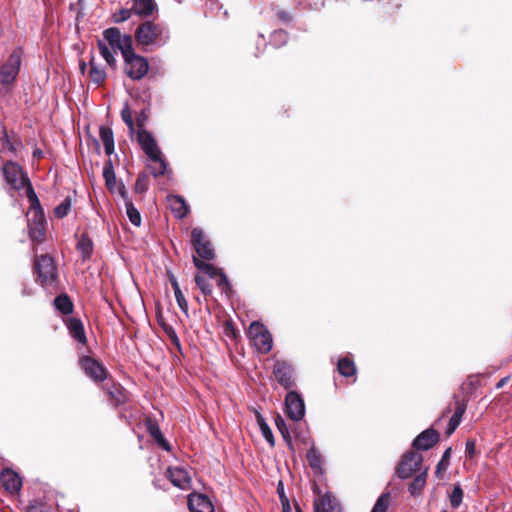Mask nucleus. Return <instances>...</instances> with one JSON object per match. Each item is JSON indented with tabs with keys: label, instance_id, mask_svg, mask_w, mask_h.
Segmentation results:
<instances>
[{
	"label": "nucleus",
	"instance_id": "f257e3e1",
	"mask_svg": "<svg viewBox=\"0 0 512 512\" xmlns=\"http://www.w3.org/2000/svg\"><path fill=\"white\" fill-rule=\"evenodd\" d=\"M97 46L101 56L111 67H115L114 54L120 51L122 57L133 49L131 35L122 34L117 27H110L103 31V40H98Z\"/></svg>",
	"mask_w": 512,
	"mask_h": 512
},
{
	"label": "nucleus",
	"instance_id": "f03ea898",
	"mask_svg": "<svg viewBox=\"0 0 512 512\" xmlns=\"http://www.w3.org/2000/svg\"><path fill=\"white\" fill-rule=\"evenodd\" d=\"M137 43L144 47L160 48L170 40V29L164 23L145 21L134 33Z\"/></svg>",
	"mask_w": 512,
	"mask_h": 512
},
{
	"label": "nucleus",
	"instance_id": "7ed1b4c3",
	"mask_svg": "<svg viewBox=\"0 0 512 512\" xmlns=\"http://www.w3.org/2000/svg\"><path fill=\"white\" fill-rule=\"evenodd\" d=\"M28 200L30 209L27 212L29 237L33 242H42L45 236V217L39 199L32 186L28 187Z\"/></svg>",
	"mask_w": 512,
	"mask_h": 512
},
{
	"label": "nucleus",
	"instance_id": "20e7f679",
	"mask_svg": "<svg viewBox=\"0 0 512 512\" xmlns=\"http://www.w3.org/2000/svg\"><path fill=\"white\" fill-rule=\"evenodd\" d=\"M35 272L40 284L49 289L55 286L58 279V271L54 259L49 255H41L35 261Z\"/></svg>",
	"mask_w": 512,
	"mask_h": 512
},
{
	"label": "nucleus",
	"instance_id": "39448f33",
	"mask_svg": "<svg viewBox=\"0 0 512 512\" xmlns=\"http://www.w3.org/2000/svg\"><path fill=\"white\" fill-rule=\"evenodd\" d=\"M251 345L260 353L267 354L273 346V339L268 329L259 322L251 323L248 330Z\"/></svg>",
	"mask_w": 512,
	"mask_h": 512
},
{
	"label": "nucleus",
	"instance_id": "423d86ee",
	"mask_svg": "<svg viewBox=\"0 0 512 512\" xmlns=\"http://www.w3.org/2000/svg\"><path fill=\"white\" fill-rule=\"evenodd\" d=\"M23 50L16 48L3 63L0 68V84L10 85L12 84L20 71L22 63Z\"/></svg>",
	"mask_w": 512,
	"mask_h": 512
},
{
	"label": "nucleus",
	"instance_id": "0eeeda50",
	"mask_svg": "<svg viewBox=\"0 0 512 512\" xmlns=\"http://www.w3.org/2000/svg\"><path fill=\"white\" fill-rule=\"evenodd\" d=\"M125 72L132 80L142 79L149 70V64L145 57L135 53L134 48L123 57Z\"/></svg>",
	"mask_w": 512,
	"mask_h": 512
},
{
	"label": "nucleus",
	"instance_id": "6e6552de",
	"mask_svg": "<svg viewBox=\"0 0 512 512\" xmlns=\"http://www.w3.org/2000/svg\"><path fill=\"white\" fill-rule=\"evenodd\" d=\"M191 244L197 253V258L200 260L210 261L215 258L214 247L200 227H194L192 229Z\"/></svg>",
	"mask_w": 512,
	"mask_h": 512
},
{
	"label": "nucleus",
	"instance_id": "1a4fd4ad",
	"mask_svg": "<svg viewBox=\"0 0 512 512\" xmlns=\"http://www.w3.org/2000/svg\"><path fill=\"white\" fill-rule=\"evenodd\" d=\"M3 176L6 183L14 190L26 188L28 194V187L32 186L29 179L25 176L22 168L15 162L9 161L4 164L2 168Z\"/></svg>",
	"mask_w": 512,
	"mask_h": 512
},
{
	"label": "nucleus",
	"instance_id": "9d476101",
	"mask_svg": "<svg viewBox=\"0 0 512 512\" xmlns=\"http://www.w3.org/2000/svg\"><path fill=\"white\" fill-rule=\"evenodd\" d=\"M423 456L417 451L406 452L396 468V475L400 479L410 478L416 472L421 471Z\"/></svg>",
	"mask_w": 512,
	"mask_h": 512
},
{
	"label": "nucleus",
	"instance_id": "9b49d317",
	"mask_svg": "<svg viewBox=\"0 0 512 512\" xmlns=\"http://www.w3.org/2000/svg\"><path fill=\"white\" fill-rule=\"evenodd\" d=\"M193 263L195 267L203 271L209 278H216L218 277L217 286L223 291L227 296L232 291V286L226 276V274L222 271V269L209 264L205 263L204 261L200 260L196 256H193Z\"/></svg>",
	"mask_w": 512,
	"mask_h": 512
},
{
	"label": "nucleus",
	"instance_id": "f8f14e48",
	"mask_svg": "<svg viewBox=\"0 0 512 512\" xmlns=\"http://www.w3.org/2000/svg\"><path fill=\"white\" fill-rule=\"evenodd\" d=\"M285 412L293 421H301L305 416V403L296 391H290L285 397Z\"/></svg>",
	"mask_w": 512,
	"mask_h": 512
},
{
	"label": "nucleus",
	"instance_id": "ddd939ff",
	"mask_svg": "<svg viewBox=\"0 0 512 512\" xmlns=\"http://www.w3.org/2000/svg\"><path fill=\"white\" fill-rule=\"evenodd\" d=\"M137 141L150 161L160 160L161 157H164L157 141L146 129L138 130Z\"/></svg>",
	"mask_w": 512,
	"mask_h": 512
},
{
	"label": "nucleus",
	"instance_id": "4468645a",
	"mask_svg": "<svg viewBox=\"0 0 512 512\" xmlns=\"http://www.w3.org/2000/svg\"><path fill=\"white\" fill-rule=\"evenodd\" d=\"M273 375L277 382L285 389L295 385V371L293 366L286 361H276L273 365Z\"/></svg>",
	"mask_w": 512,
	"mask_h": 512
},
{
	"label": "nucleus",
	"instance_id": "2eb2a0df",
	"mask_svg": "<svg viewBox=\"0 0 512 512\" xmlns=\"http://www.w3.org/2000/svg\"><path fill=\"white\" fill-rule=\"evenodd\" d=\"M79 364L85 375L95 382L104 381L107 377V371L104 366L96 359L90 356H83Z\"/></svg>",
	"mask_w": 512,
	"mask_h": 512
},
{
	"label": "nucleus",
	"instance_id": "dca6fc26",
	"mask_svg": "<svg viewBox=\"0 0 512 512\" xmlns=\"http://www.w3.org/2000/svg\"><path fill=\"white\" fill-rule=\"evenodd\" d=\"M439 441V433L433 428L422 431L412 442V448L416 451L431 449Z\"/></svg>",
	"mask_w": 512,
	"mask_h": 512
},
{
	"label": "nucleus",
	"instance_id": "f3484780",
	"mask_svg": "<svg viewBox=\"0 0 512 512\" xmlns=\"http://www.w3.org/2000/svg\"><path fill=\"white\" fill-rule=\"evenodd\" d=\"M188 507L191 512H214L212 502L204 494H190L188 497Z\"/></svg>",
	"mask_w": 512,
	"mask_h": 512
},
{
	"label": "nucleus",
	"instance_id": "a211bd4d",
	"mask_svg": "<svg viewBox=\"0 0 512 512\" xmlns=\"http://www.w3.org/2000/svg\"><path fill=\"white\" fill-rule=\"evenodd\" d=\"M103 388L110 398L111 405L115 408L123 405L128 400V393L120 384L106 383Z\"/></svg>",
	"mask_w": 512,
	"mask_h": 512
},
{
	"label": "nucleus",
	"instance_id": "6ab92c4d",
	"mask_svg": "<svg viewBox=\"0 0 512 512\" xmlns=\"http://www.w3.org/2000/svg\"><path fill=\"white\" fill-rule=\"evenodd\" d=\"M315 512H341L337 499L329 492L321 495L314 501Z\"/></svg>",
	"mask_w": 512,
	"mask_h": 512
},
{
	"label": "nucleus",
	"instance_id": "aec40b11",
	"mask_svg": "<svg viewBox=\"0 0 512 512\" xmlns=\"http://www.w3.org/2000/svg\"><path fill=\"white\" fill-rule=\"evenodd\" d=\"M167 472L169 479L174 486L182 490H185L190 487V476L187 470L184 469L183 467H169Z\"/></svg>",
	"mask_w": 512,
	"mask_h": 512
},
{
	"label": "nucleus",
	"instance_id": "412c9836",
	"mask_svg": "<svg viewBox=\"0 0 512 512\" xmlns=\"http://www.w3.org/2000/svg\"><path fill=\"white\" fill-rule=\"evenodd\" d=\"M171 212L178 219L185 218L190 213V207L186 200L180 195L167 196Z\"/></svg>",
	"mask_w": 512,
	"mask_h": 512
},
{
	"label": "nucleus",
	"instance_id": "4be33fe9",
	"mask_svg": "<svg viewBox=\"0 0 512 512\" xmlns=\"http://www.w3.org/2000/svg\"><path fill=\"white\" fill-rule=\"evenodd\" d=\"M0 480L5 489L11 493H16L20 491L22 487V481L19 475L9 469H5L2 471Z\"/></svg>",
	"mask_w": 512,
	"mask_h": 512
},
{
	"label": "nucleus",
	"instance_id": "5701e85b",
	"mask_svg": "<svg viewBox=\"0 0 512 512\" xmlns=\"http://www.w3.org/2000/svg\"><path fill=\"white\" fill-rule=\"evenodd\" d=\"M66 326L68 328L70 336L81 344H85L87 341L83 323L80 319L71 317L66 320Z\"/></svg>",
	"mask_w": 512,
	"mask_h": 512
},
{
	"label": "nucleus",
	"instance_id": "b1692460",
	"mask_svg": "<svg viewBox=\"0 0 512 512\" xmlns=\"http://www.w3.org/2000/svg\"><path fill=\"white\" fill-rule=\"evenodd\" d=\"M157 9L155 0H133L132 10L135 14L148 17Z\"/></svg>",
	"mask_w": 512,
	"mask_h": 512
},
{
	"label": "nucleus",
	"instance_id": "393cba45",
	"mask_svg": "<svg viewBox=\"0 0 512 512\" xmlns=\"http://www.w3.org/2000/svg\"><path fill=\"white\" fill-rule=\"evenodd\" d=\"M99 136L104 145L106 155L110 156L115 149L114 135L112 129L106 126H101L99 129Z\"/></svg>",
	"mask_w": 512,
	"mask_h": 512
},
{
	"label": "nucleus",
	"instance_id": "a878e982",
	"mask_svg": "<svg viewBox=\"0 0 512 512\" xmlns=\"http://www.w3.org/2000/svg\"><path fill=\"white\" fill-rule=\"evenodd\" d=\"M427 475H428V468H425L409 484L408 492L412 496H419L421 494V492L426 484Z\"/></svg>",
	"mask_w": 512,
	"mask_h": 512
},
{
	"label": "nucleus",
	"instance_id": "bb28decb",
	"mask_svg": "<svg viewBox=\"0 0 512 512\" xmlns=\"http://www.w3.org/2000/svg\"><path fill=\"white\" fill-rule=\"evenodd\" d=\"M337 370L343 377H351L356 374V365L349 356L341 357L337 363Z\"/></svg>",
	"mask_w": 512,
	"mask_h": 512
},
{
	"label": "nucleus",
	"instance_id": "cd10ccee",
	"mask_svg": "<svg viewBox=\"0 0 512 512\" xmlns=\"http://www.w3.org/2000/svg\"><path fill=\"white\" fill-rule=\"evenodd\" d=\"M54 307L63 315H69L73 312L74 305L67 294H61L54 299Z\"/></svg>",
	"mask_w": 512,
	"mask_h": 512
},
{
	"label": "nucleus",
	"instance_id": "c85d7f7f",
	"mask_svg": "<svg viewBox=\"0 0 512 512\" xmlns=\"http://www.w3.org/2000/svg\"><path fill=\"white\" fill-rule=\"evenodd\" d=\"M77 249L81 253L82 260H88L93 252V242L87 234H82L78 243Z\"/></svg>",
	"mask_w": 512,
	"mask_h": 512
},
{
	"label": "nucleus",
	"instance_id": "c756f323",
	"mask_svg": "<svg viewBox=\"0 0 512 512\" xmlns=\"http://www.w3.org/2000/svg\"><path fill=\"white\" fill-rule=\"evenodd\" d=\"M170 282H171V286L174 291L176 302H177L180 310L187 315L188 314V302L185 299V297L180 289L178 281L176 280V278L173 275H171V277H170Z\"/></svg>",
	"mask_w": 512,
	"mask_h": 512
},
{
	"label": "nucleus",
	"instance_id": "7c9ffc66",
	"mask_svg": "<svg viewBox=\"0 0 512 512\" xmlns=\"http://www.w3.org/2000/svg\"><path fill=\"white\" fill-rule=\"evenodd\" d=\"M89 77L92 82L100 85L106 79V71L100 65H98L94 58L90 60Z\"/></svg>",
	"mask_w": 512,
	"mask_h": 512
},
{
	"label": "nucleus",
	"instance_id": "2f4dec72",
	"mask_svg": "<svg viewBox=\"0 0 512 512\" xmlns=\"http://www.w3.org/2000/svg\"><path fill=\"white\" fill-rule=\"evenodd\" d=\"M255 417L262 436L271 446H274V436L265 418L259 412H256Z\"/></svg>",
	"mask_w": 512,
	"mask_h": 512
},
{
	"label": "nucleus",
	"instance_id": "473e14b6",
	"mask_svg": "<svg viewBox=\"0 0 512 512\" xmlns=\"http://www.w3.org/2000/svg\"><path fill=\"white\" fill-rule=\"evenodd\" d=\"M103 178L107 188L114 192L116 188V175L111 160H108L104 165Z\"/></svg>",
	"mask_w": 512,
	"mask_h": 512
},
{
	"label": "nucleus",
	"instance_id": "72a5a7b5",
	"mask_svg": "<svg viewBox=\"0 0 512 512\" xmlns=\"http://www.w3.org/2000/svg\"><path fill=\"white\" fill-rule=\"evenodd\" d=\"M275 425H276L278 431L281 433L282 438L285 441V443L287 444V446L289 447V449L291 451H293L294 447H293V443H292V438L290 435L289 428L286 424V421L280 415H277L275 418Z\"/></svg>",
	"mask_w": 512,
	"mask_h": 512
},
{
	"label": "nucleus",
	"instance_id": "f704fd0d",
	"mask_svg": "<svg viewBox=\"0 0 512 512\" xmlns=\"http://www.w3.org/2000/svg\"><path fill=\"white\" fill-rule=\"evenodd\" d=\"M325 6V0H297L296 7L305 11H321Z\"/></svg>",
	"mask_w": 512,
	"mask_h": 512
},
{
	"label": "nucleus",
	"instance_id": "c9c22d12",
	"mask_svg": "<svg viewBox=\"0 0 512 512\" xmlns=\"http://www.w3.org/2000/svg\"><path fill=\"white\" fill-rule=\"evenodd\" d=\"M307 461L309 466L314 471H320L322 468V457L320 452L315 448L314 444H312L311 448L308 450L306 454Z\"/></svg>",
	"mask_w": 512,
	"mask_h": 512
},
{
	"label": "nucleus",
	"instance_id": "e433bc0d",
	"mask_svg": "<svg viewBox=\"0 0 512 512\" xmlns=\"http://www.w3.org/2000/svg\"><path fill=\"white\" fill-rule=\"evenodd\" d=\"M271 11V17L282 24H290L294 19L293 14L286 9H282L280 7H273Z\"/></svg>",
	"mask_w": 512,
	"mask_h": 512
},
{
	"label": "nucleus",
	"instance_id": "4c0bfd02",
	"mask_svg": "<svg viewBox=\"0 0 512 512\" xmlns=\"http://www.w3.org/2000/svg\"><path fill=\"white\" fill-rule=\"evenodd\" d=\"M465 412V406H458L454 412V414L451 416L449 422H448V426H447V430H446V433L448 435L452 434L456 429L457 427L459 426L460 422H461V418H462V415L464 414Z\"/></svg>",
	"mask_w": 512,
	"mask_h": 512
},
{
	"label": "nucleus",
	"instance_id": "58836bf2",
	"mask_svg": "<svg viewBox=\"0 0 512 512\" xmlns=\"http://www.w3.org/2000/svg\"><path fill=\"white\" fill-rule=\"evenodd\" d=\"M288 41V33L283 29H276L270 35V44L275 48L284 46Z\"/></svg>",
	"mask_w": 512,
	"mask_h": 512
},
{
	"label": "nucleus",
	"instance_id": "ea45409f",
	"mask_svg": "<svg viewBox=\"0 0 512 512\" xmlns=\"http://www.w3.org/2000/svg\"><path fill=\"white\" fill-rule=\"evenodd\" d=\"M154 164L148 165V169L150 170L151 174L157 178L159 176H162L165 174L168 162L164 157H161L160 160L152 161Z\"/></svg>",
	"mask_w": 512,
	"mask_h": 512
},
{
	"label": "nucleus",
	"instance_id": "a19ab883",
	"mask_svg": "<svg viewBox=\"0 0 512 512\" xmlns=\"http://www.w3.org/2000/svg\"><path fill=\"white\" fill-rule=\"evenodd\" d=\"M125 209L130 222L135 226H140L141 215L137 208L134 206L132 200H127V203H125Z\"/></svg>",
	"mask_w": 512,
	"mask_h": 512
},
{
	"label": "nucleus",
	"instance_id": "79ce46f5",
	"mask_svg": "<svg viewBox=\"0 0 512 512\" xmlns=\"http://www.w3.org/2000/svg\"><path fill=\"white\" fill-rule=\"evenodd\" d=\"M463 490L460 485H455L452 492L449 494V500L451 507L457 509L463 501Z\"/></svg>",
	"mask_w": 512,
	"mask_h": 512
},
{
	"label": "nucleus",
	"instance_id": "37998d69",
	"mask_svg": "<svg viewBox=\"0 0 512 512\" xmlns=\"http://www.w3.org/2000/svg\"><path fill=\"white\" fill-rule=\"evenodd\" d=\"M390 499L391 496L389 492L381 494L371 512H386L390 505Z\"/></svg>",
	"mask_w": 512,
	"mask_h": 512
},
{
	"label": "nucleus",
	"instance_id": "c03bdc74",
	"mask_svg": "<svg viewBox=\"0 0 512 512\" xmlns=\"http://www.w3.org/2000/svg\"><path fill=\"white\" fill-rule=\"evenodd\" d=\"M149 188V177L146 173H139L135 182L134 190L135 193H145Z\"/></svg>",
	"mask_w": 512,
	"mask_h": 512
},
{
	"label": "nucleus",
	"instance_id": "a18cd8bd",
	"mask_svg": "<svg viewBox=\"0 0 512 512\" xmlns=\"http://www.w3.org/2000/svg\"><path fill=\"white\" fill-rule=\"evenodd\" d=\"M121 118H122L123 122L127 125V127L129 128V130L131 132H134L135 126H134V121L132 118V112L127 103H125V105L123 106V108L121 110Z\"/></svg>",
	"mask_w": 512,
	"mask_h": 512
},
{
	"label": "nucleus",
	"instance_id": "49530a36",
	"mask_svg": "<svg viewBox=\"0 0 512 512\" xmlns=\"http://www.w3.org/2000/svg\"><path fill=\"white\" fill-rule=\"evenodd\" d=\"M71 208V200L70 198H65L58 206L54 209V214L58 218L65 217Z\"/></svg>",
	"mask_w": 512,
	"mask_h": 512
},
{
	"label": "nucleus",
	"instance_id": "de8ad7c7",
	"mask_svg": "<svg viewBox=\"0 0 512 512\" xmlns=\"http://www.w3.org/2000/svg\"><path fill=\"white\" fill-rule=\"evenodd\" d=\"M195 283L204 295L211 294V292H212L211 286L204 276L197 274L195 276Z\"/></svg>",
	"mask_w": 512,
	"mask_h": 512
},
{
	"label": "nucleus",
	"instance_id": "09e8293b",
	"mask_svg": "<svg viewBox=\"0 0 512 512\" xmlns=\"http://www.w3.org/2000/svg\"><path fill=\"white\" fill-rule=\"evenodd\" d=\"M132 12H133L132 8L131 9L122 8L118 12L114 13L113 21L115 23H121V22L127 21L131 17Z\"/></svg>",
	"mask_w": 512,
	"mask_h": 512
},
{
	"label": "nucleus",
	"instance_id": "8fccbe9b",
	"mask_svg": "<svg viewBox=\"0 0 512 512\" xmlns=\"http://www.w3.org/2000/svg\"><path fill=\"white\" fill-rule=\"evenodd\" d=\"M148 431L150 435L154 438V440L157 442L158 440H162L163 434L156 422L150 421L147 425Z\"/></svg>",
	"mask_w": 512,
	"mask_h": 512
},
{
	"label": "nucleus",
	"instance_id": "3c124183",
	"mask_svg": "<svg viewBox=\"0 0 512 512\" xmlns=\"http://www.w3.org/2000/svg\"><path fill=\"white\" fill-rule=\"evenodd\" d=\"M277 493L279 495V499H280L281 505L282 506H288V504H290V502H289L288 497L285 494L284 485H283L282 481L278 482Z\"/></svg>",
	"mask_w": 512,
	"mask_h": 512
},
{
	"label": "nucleus",
	"instance_id": "603ef678",
	"mask_svg": "<svg viewBox=\"0 0 512 512\" xmlns=\"http://www.w3.org/2000/svg\"><path fill=\"white\" fill-rule=\"evenodd\" d=\"M0 141L3 148H7L11 151L15 150L5 129L2 130V136L0 137Z\"/></svg>",
	"mask_w": 512,
	"mask_h": 512
},
{
	"label": "nucleus",
	"instance_id": "864d4df0",
	"mask_svg": "<svg viewBox=\"0 0 512 512\" xmlns=\"http://www.w3.org/2000/svg\"><path fill=\"white\" fill-rule=\"evenodd\" d=\"M165 332L167 333V335L169 336L170 340L172 341V343L174 345H176L178 348H180V340L176 334V332L174 331V329L170 326L168 327H165Z\"/></svg>",
	"mask_w": 512,
	"mask_h": 512
},
{
	"label": "nucleus",
	"instance_id": "5fc2aeb1",
	"mask_svg": "<svg viewBox=\"0 0 512 512\" xmlns=\"http://www.w3.org/2000/svg\"><path fill=\"white\" fill-rule=\"evenodd\" d=\"M475 449H476L475 440H467L466 446H465L466 454L472 458L475 454Z\"/></svg>",
	"mask_w": 512,
	"mask_h": 512
},
{
	"label": "nucleus",
	"instance_id": "6e6d98bb",
	"mask_svg": "<svg viewBox=\"0 0 512 512\" xmlns=\"http://www.w3.org/2000/svg\"><path fill=\"white\" fill-rule=\"evenodd\" d=\"M119 196L124 200L125 203H127V200H131L128 196L127 189L123 183H120L118 187L115 188Z\"/></svg>",
	"mask_w": 512,
	"mask_h": 512
},
{
	"label": "nucleus",
	"instance_id": "4d7b16f0",
	"mask_svg": "<svg viewBox=\"0 0 512 512\" xmlns=\"http://www.w3.org/2000/svg\"><path fill=\"white\" fill-rule=\"evenodd\" d=\"M158 445L161 446L164 450L166 451H170L171 450V446L170 444L167 442V440L164 438V436L162 437V440H158L157 441Z\"/></svg>",
	"mask_w": 512,
	"mask_h": 512
},
{
	"label": "nucleus",
	"instance_id": "13d9d810",
	"mask_svg": "<svg viewBox=\"0 0 512 512\" xmlns=\"http://www.w3.org/2000/svg\"><path fill=\"white\" fill-rule=\"evenodd\" d=\"M146 120V115L145 113L142 111L138 116H137V124L138 126L140 127V129H144L143 126H144V122Z\"/></svg>",
	"mask_w": 512,
	"mask_h": 512
},
{
	"label": "nucleus",
	"instance_id": "bf43d9fd",
	"mask_svg": "<svg viewBox=\"0 0 512 512\" xmlns=\"http://www.w3.org/2000/svg\"><path fill=\"white\" fill-rule=\"evenodd\" d=\"M298 438L303 442V443H309L311 442L313 444V442L311 441L309 435L307 432L303 433V434H298Z\"/></svg>",
	"mask_w": 512,
	"mask_h": 512
},
{
	"label": "nucleus",
	"instance_id": "052dcab7",
	"mask_svg": "<svg viewBox=\"0 0 512 512\" xmlns=\"http://www.w3.org/2000/svg\"><path fill=\"white\" fill-rule=\"evenodd\" d=\"M21 293L23 296H31L33 294V290L24 284Z\"/></svg>",
	"mask_w": 512,
	"mask_h": 512
},
{
	"label": "nucleus",
	"instance_id": "680f3d73",
	"mask_svg": "<svg viewBox=\"0 0 512 512\" xmlns=\"http://www.w3.org/2000/svg\"><path fill=\"white\" fill-rule=\"evenodd\" d=\"M509 381V376L503 377L499 380V382L496 384V389L502 388L507 382Z\"/></svg>",
	"mask_w": 512,
	"mask_h": 512
},
{
	"label": "nucleus",
	"instance_id": "e2e57ef3",
	"mask_svg": "<svg viewBox=\"0 0 512 512\" xmlns=\"http://www.w3.org/2000/svg\"><path fill=\"white\" fill-rule=\"evenodd\" d=\"M450 454H451V448L446 449L442 456V461L448 460L450 457Z\"/></svg>",
	"mask_w": 512,
	"mask_h": 512
},
{
	"label": "nucleus",
	"instance_id": "0e129e2a",
	"mask_svg": "<svg viewBox=\"0 0 512 512\" xmlns=\"http://www.w3.org/2000/svg\"><path fill=\"white\" fill-rule=\"evenodd\" d=\"M282 512H291L290 504H288V506H282Z\"/></svg>",
	"mask_w": 512,
	"mask_h": 512
},
{
	"label": "nucleus",
	"instance_id": "69168bd1",
	"mask_svg": "<svg viewBox=\"0 0 512 512\" xmlns=\"http://www.w3.org/2000/svg\"><path fill=\"white\" fill-rule=\"evenodd\" d=\"M85 69H86V63L85 62L80 63V70L82 73H84Z\"/></svg>",
	"mask_w": 512,
	"mask_h": 512
},
{
	"label": "nucleus",
	"instance_id": "338daca9",
	"mask_svg": "<svg viewBox=\"0 0 512 512\" xmlns=\"http://www.w3.org/2000/svg\"><path fill=\"white\" fill-rule=\"evenodd\" d=\"M443 463H444V461H442V459H441L440 462L437 464V470H436L437 473L440 471L441 467L443 466Z\"/></svg>",
	"mask_w": 512,
	"mask_h": 512
},
{
	"label": "nucleus",
	"instance_id": "774afa93",
	"mask_svg": "<svg viewBox=\"0 0 512 512\" xmlns=\"http://www.w3.org/2000/svg\"><path fill=\"white\" fill-rule=\"evenodd\" d=\"M313 492H314L315 494H319V495H320V491H319V488H318L317 486H315V487L313 488Z\"/></svg>",
	"mask_w": 512,
	"mask_h": 512
}]
</instances>
